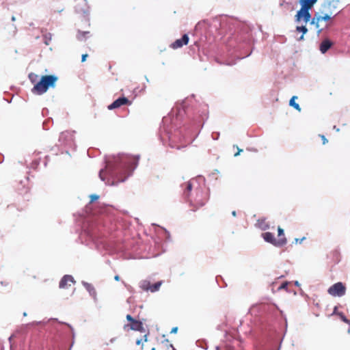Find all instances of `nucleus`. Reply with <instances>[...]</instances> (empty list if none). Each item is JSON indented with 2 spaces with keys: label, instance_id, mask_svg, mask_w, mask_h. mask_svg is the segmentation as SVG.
<instances>
[{
  "label": "nucleus",
  "instance_id": "obj_1",
  "mask_svg": "<svg viewBox=\"0 0 350 350\" xmlns=\"http://www.w3.org/2000/svg\"><path fill=\"white\" fill-rule=\"evenodd\" d=\"M58 78L55 75H44L37 82L31 90L33 94L42 95L45 93L49 88H55Z\"/></svg>",
  "mask_w": 350,
  "mask_h": 350
},
{
  "label": "nucleus",
  "instance_id": "obj_2",
  "mask_svg": "<svg viewBox=\"0 0 350 350\" xmlns=\"http://www.w3.org/2000/svg\"><path fill=\"white\" fill-rule=\"evenodd\" d=\"M317 2V0H299L301 9L297 12L295 16L297 21H303L307 23L311 18L309 10Z\"/></svg>",
  "mask_w": 350,
  "mask_h": 350
},
{
  "label": "nucleus",
  "instance_id": "obj_3",
  "mask_svg": "<svg viewBox=\"0 0 350 350\" xmlns=\"http://www.w3.org/2000/svg\"><path fill=\"white\" fill-rule=\"evenodd\" d=\"M262 237L266 242L269 243L275 247H282L287 243L286 238L276 239L274 237L273 234L269 232L262 233Z\"/></svg>",
  "mask_w": 350,
  "mask_h": 350
},
{
  "label": "nucleus",
  "instance_id": "obj_4",
  "mask_svg": "<svg viewBox=\"0 0 350 350\" xmlns=\"http://www.w3.org/2000/svg\"><path fill=\"white\" fill-rule=\"evenodd\" d=\"M327 292L332 296L342 297L346 293V287L342 282H339L331 286Z\"/></svg>",
  "mask_w": 350,
  "mask_h": 350
},
{
  "label": "nucleus",
  "instance_id": "obj_5",
  "mask_svg": "<svg viewBox=\"0 0 350 350\" xmlns=\"http://www.w3.org/2000/svg\"><path fill=\"white\" fill-rule=\"evenodd\" d=\"M331 19V17L328 14H325L324 16H321L319 14L317 13L314 14V17L312 18L310 23L314 25L317 29H318V33H321L323 30V27H321V23L322 21H329Z\"/></svg>",
  "mask_w": 350,
  "mask_h": 350
},
{
  "label": "nucleus",
  "instance_id": "obj_6",
  "mask_svg": "<svg viewBox=\"0 0 350 350\" xmlns=\"http://www.w3.org/2000/svg\"><path fill=\"white\" fill-rule=\"evenodd\" d=\"M131 104V102L126 97H120L116 100H114L111 105L108 106V109L112 110L114 109L119 108L122 105H129Z\"/></svg>",
  "mask_w": 350,
  "mask_h": 350
},
{
  "label": "nucleus",
  "instance_id": "obj_7",
  "mask_svg": "<svg viewBox=\"0 0 350 350\" xmlns=\"http://www.w3.org/2000/svg\"><path fill=\"white\" fill-rule=\"evenodd\" d=\"M126 318L131 322L130 327L131 329L139 332L144 331L143 324L141 321L135 320L130 314H127Z\"/></svg>",
  "mask_w": 350,
  "mask_h": 350
},
{
  "label": "nucleus",
  "instance_id": "obj_8",
  "mask_svg": "<svg viewBox=\"0 0 350 350\" xmlns=\"http://www.w3.org/2000/svg\"><path fill=\"white\" fill-rule=\"evenodd\" d=\"M189 36L187 34H184L180 39L176 40L172 42L170 46L173 49H177L183 47L184 45H187L189 42Z\"/></svg>",
  "mask_w": 350,
  "mask_h": 350
},
{
  "label": "nucleus",
  "instance_id": "obj_9",
  "mask_svg": "<svg viewBox=\"0 0 350 350\" xmlns=\"http://www.w3.org/2000/svg\"><path fill=\"white\" fill-rule=\"evenodd\" d=\"M75 282L73 277L70 275H64L59 282V288H66L68 286H70L71 284Z\"/></svg>",
  "mask_w": 350,
  "mask_h": 350
},
{
  "label": "nucleus",
  "instance_id": "obj_10",
  "mask_svg": "<svg viewBox=\"0 0 350 350\" xmlns=\"http://www.w3.org/2000/svg\"><path fill=\"white\" fill-rule=\"evenodd\" d=\"M332 46V42L326 39L324 40L320 44V51L322 53H326Z\"/></svg>",
  "mask_w": 350,
  "mask_h": 350
},
{
  "label": "nucleus",
  "instance_id": "obj_11",
  "mask_svg": "<svg viewBox=\"0 0 350 350\" xmlns=\"http://www.w3.org/2000/svg\"><path fill=\"white\" fill-rule=\"evenodd\" d=\"M151 283L148 280H143L140 283V288L146 291H148L150 289Z\"/></svg>",
  "mask_w": 350,
  "mask_h": 350
},
{
  "label": "nucleus",
  "instance_id": "obj_12",
  "mask_svg": "<svg viewBox=\"0 0 350 350\" xmlns=\"http://www.w3.org/2000/svg\"><path fill=\"white\" fill-rule=\"evenodd\" d=\"M297 98V96H293L291 100H290V102H289V105L290 106L294 107L295 109H297V111H301V108L299 105L298 103H295V100Z\"/></svg>",
  "mask_w": 350,
  "mask_h": 350
},
{
  "label": "nucleus",
  "instance_id": "obj_13",
  "mask_svg": "<svg viewBox=\"0 0 350 350\" xmlns=\"http://www.w3.org/2000/svg\"><path fill=\"white\" fill-rule=\"evenodd\" d=\"M87 290L89 291L90 294L93 297L94 299H96V291L94 287L89 284L85 285Z\"/></svg>",
  "mask_w": 350,
  "mask_h": 350
},
{
  "label": "nucleus",
  "instance_id": "obj_14",
  "mask_svg": "<svg viewBox=\"0 0 350 350\" xmlns=\"http://www.w3.org/2000/svg\"><path fill=\"white\" fill-rule=\"evenodd\" d=\"M297 31L302 32V35L301 37L298 39L299 40H302L304 39V35L307 33L308 29L306 26H297L296 27Z\"/></svg>",
  "mask_w": 350,
  "mask_h": 350
},
{
  "label": "nucleus",
  "instance_id": "obj_15",
  "mask_svg": "<svg viewBox=\"0 0 350 350\" xmlns=\"http://www.w3.org/2000/svg\"><path fill=\"white\" fill-rule=\"evenodd\" d=\"M161 284H162V281H159V282L154 283V284H151L150 291L152 293H154V292L159 291Z\"/></svg>",
  "mask_w": 350,
  "mask_h": 350
},
{
  "label": "nucleus",
  "instance_id": "obj_16",
  "mask_svg": "<svg viewBox=\"0 0 350 350\" xmlns=\"http://www.w3.org/2000/svg\"><path fill=\"white\" fill-rule=\"evenodd\" d=\"M258 224L259 227L263 230H265L269 228V225L267 224V223L266 222L265 219H258Z\"/></svg>",
  "mask_w": 350,
  "mask_h": 350
},
{
  "label": "nucleus",
  "instance_id": "obj_17",
  "mask_svg": "<svg viewBox=\"0 0 350 350\" xmlns=\"http://www.w3.org/2000/svg\"><path fill=\"white\" fill-rule=\"evenodd\" d=\"M206 201H207L206 198H204L202 200H196L195 201L196 206H197V208L203 206L206 204Z\"/></svg>",
  "mask_w": 350,
  "mask_h": 350
},
{
  "label": "nucleus",
  "instance_id": "obj_18",
  "mask_svg": "<svg viewBox=\"0 0 350 350\" xmlns=\"http://www.w3.org/2000/svg\"><path fill=\"white\" fill-rule=\"evenodd\" d=\"M38 76L33 72L29 74V79L31 83H35L37 81Z\"/></svg>",
  "mask_w": 350,
  "mask_h": 350
},
{
  "label": "nucleus",
  "instance_id": "obj_19",
  "mask_svg": "<svg viewBox=\"0 0 350 350\" xmlns=\"http://www.w3.org/2000/svg\"><path fill=\"white\" fill-rule=\"evenodd\" d=\"M278 239L286 238L284 232V230L281 227L278 228Z\"/></svg>",
  "mask_w": 350,
  "mask_h": 350
},
{
  "label": "nucleus",
  "instance_id": "obj_20",
  "mask_svg": "<svg viewBox=\"0 0 350 350\" xmlns=\"http://www.w3.org/2000/svg\"><path fill=\"white\" fill-rule=\"evenodd\" d=\"M340 319L345 323H347V324H350V321H349L347 317H345V315L342 313V312H340L338 313V315Z\"/></svg>",
  "mask_w": 350,
  "mask_h": 350
},
{
  "label": "nucleus",
  "instance_id": "obj_21",
  "mask_svg": "<svg viewBox=\"0 0 350 350\" xmlns=\"http://www.w3.org/2000/svg\"><path fill=\"white\" fill-rule=\"evenodd\" d=\"M192 189V184L190 182L186 183V192H190Z\"/></svg>",
  "mask_w": 350,
  "mask_h": 350
},
{
  "label": "nucleus",
  "instance_id": "obj_22",
  "mask_svg": "<svg viewBox=\"0 0 350 350\" xmlns=\"http://www.w3.org/2000/svg\"><path fill=\"white\" fill-rule=\"evenodd\" d=\"M99 198L98 196L96 195V194H92L90 196V202H94L95 200H98Z\"/></svg>",
  "mask_w": 350,
  "mask_h": 350
},
{
  "label": "nucleus",
  "instance_id": "obj_23",
  "mask_svg": "<svg viewBox=\"0 0 350 350\" xmlns=\"http://www.w3.org/2000/svg\"><path fill=\"white\" fill-rule=\"evenodd\" d=\"M319 137L321 138L323 141V144H325L328 142L327 139L323 135H319Z\"/></svg>",
  "mask_w": 350,
  "mask_h": 350
},
{
  "label": "nucleus",
  "instance_id": "obj_24",
  "mask_svg": "<svg viewBox=\"0 0 350 350\" xmlns=\"http://www.w3.org/2000/svg\"><path fill=\"white\" fill-rule=\"evenodd\" d=\"M306 238L305 237H303L301 239H295V241L294 243L295 244H297V243H301V242L305 239Z\"/></svg>",
  "mask_w": 350,
  "mask_h": 350
},
{
  "label": "nucleus",
  "instance_id": "obj_25",
  "mask_svg": "<svg viewBox=\"0 0 350 350\" xmlns=\"http://www.w3.org/2000/svg\"><path fill=\"white\" fill-rule=\"evenodd\" d=\"M340 312H338V307L337 306H335L334 308V311H333V313L332 314V315H338V313H340Z\"/></svg>",
  "mask_w": 350,
  "mask_h": 350
},
{
  "label": "nucleus",
  "instance_id": "obj_26",
  "mask_svg": "<svg viewBox=\"0 0 350 350\" xmlns=\"http://www.w3.org/2000/svg\"><path fill=\"white\" fill-rule=\"evenodd\" d=\"M88 54H83L82 55V57H81V62H83L86 60V58L88 57Z\"/></svg>",
  "mask_w": 350,
  "mask_h": 350
},
{
  "label": "nucleus",
  "instance_id": "obj_27",
  "mask_svg": "<svg viewBox=\"0 0 350 350\" xmlns=\"http://www.w3.org/2000/svg\"><path fill=\"white\" fill-rule=\"evenodd\" d=\"M177 331H178V327H173V328L172 329V330H171V332H171L172 334H175V333H176V332H177Z\"/></svg>",
  "mask_w": 350,
  "mask_h": 350
},
{
  "label": "nucleus",
  "instance_id": "obj_28",
  "mask_svg": "<svg viewBox=\"0 0 350 350\" xmlns=\"http://www.w3.org/2000/svg\"><path fill=\"white\" fill-rule=\"evenodd\" d=\"M287 285H288V284H287L286 282L283 283V284L280 286V287L279 288H280V289L285 288H286Z\"/></svg>",
  "mask_w": 350,
  "mask_h": 350
},
{
  "label": "nucleus",
  "instance_id": "obj_29",
  "mask_svg": "<svg viewBox=\"0 0 350 350\" xmlns=\"http://www.w3.org/2000/svg\"><path fill=\"white\" fill-rule=\"evenodd\" d=\"M242 151H243V150H242V149H239V148H238V152H237V153H235V154H234V157L238 156V155L240 154V152H242Z\"/></svg>",
  "mask_w": 350,
  "mask_h": 350
},
{
  "label": "nucleus",
  "instance_id": "obj_30",
  "mask_svg": "<svg viewBox=\"0 0 350 350\" xmlns=\"http://www.w3.org/2000/svg\"><path fill=\"white\" fill-rule=\"evenodd\" d=\"M114 279L116 281H119L120 280V276L118 275H115Z\"/></svg>",
  "mask_w": 350,
  "mask_h": 350
},
{
  "label": "nucleus",
  "instance_id": "obj_31",
  "mask_svg": "<svg viewBox=\"0 0 350 350\" xmlns=\"http://www.w3.org/2000/svg\"><path fill=\"white\" fill-rule=\"evenodd\" d=\"M142 342V339H139L136 341V344L137 345H139Z\"/></svg>",
  "mask_w": 350,
  "mask_h": 350
},
{
  "label": "nucleus",
  "instance_id": "obj_32",
  "mask_svg": "<svg viewBox=\"0 0 350 350\" xmlns=\"http://www.w3.org/2000/svg\"><path fill=\"white\" fill-rule=\"evenodd\" d=\"M170 347L172 348V350H176L172 344H170Z\"/></svg>",
  "mask_w": 350,
  "mask_h": 350
},
{
  "label": "nucleus",
  "instance_id": "obj_33",
  "mask_svg": "<svg viewBox=\"0 0 350 350\" xmlns=\"http://www.w3.org/2000/svg\"><path fill=\"white\" fill-rule=\"evenodd\" d=\"M334 129H335L336 131H339V129L336 128V126H334Z\"/></svg>",
  "mask_w": 350,
  "mask_h": 350
},
{
  "label": "nucleus",
  "instance_id": "obj_34",
  "mask_svg": "<svg viewBox=\"0 0 350 350\" xmlns=\"http://www.w3.org/2000/svg\"><path fill=\"white\" fill-rule=\"evenodd\" d=\"M144 341L146 342L147 341V335H144Z\"/></svg>",
  "mask_w": 350,
  "mask_h": 350
},
{
  "label": "nucleus",
  "instance_id": "obj_35",
  "mask_svg": "<svg viewBox=\"0 0 350 350\" xmlns=\"http://www.w3.org/2000/svg\"><path fill=\"white\" fill-rule=\"evenodd\" d=\"M232 215H233L234 216H235V215H236V213H235V211H233V212H232Z\"/></svg>",
  "mask_w": 350,
  "mask_h": 350
},
{
  "label": "nucleus",
  "instance_id": "obj_36",
  "mask_svg": "<svg viewBox=\"0 0 350 350\" xmlns=\"http://www.w3.org/2000/svg\"><path fill=\"white\" fill-rule=\"evenodd\" d=\"M85 33H88V32H83V36H84Z\"/></svg>",
  "mask_w": 350,
  "mask_h": 350
},
{
  "label": "nucleus",
  "instance_id": "obj_37",
  "mask_svg": "<svg viewBox=\"0 0 350 350\" xmlns=\"http://www.w3.org/2000/svg\"><path fill=\"white\" fill-rule=\"evenodd\" d=\"M166 342H169V340L167 339L165 340Z\"/></svg>",
  "mask_w": 350,
  "mask_h": 350
},
{
  "label": "nucleus",
  "instance_id": "obj_38",
  "mask_svg": "<svg viewBox=\"0 0 350 350\" xmlns=\"http://www.w3.org/2000/svg\"><path fill=\"white\" fill-rule=\"evenodd\" d=\"M151 350H155V348H154V347H153Z\"/></svg>",
  "mask_w": 350,
  "mask_h": 350
}]
</instances>
